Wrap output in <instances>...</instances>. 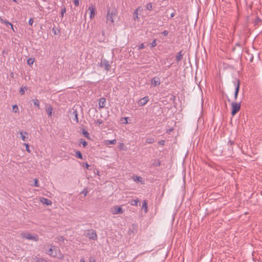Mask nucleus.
Masks as SVG:
<instances>
[{
  "instance_id": "nucleus-1",
  "label": "nucleus",
  "mask_w": 262,
  "mask_h": 262,
  "mask_svg": "<svg viewBox=\"0 0 262 262\" xmlns=\"http://www.w3.org/2000/svg\"><path fill=\"white\" fill-rule=\"evenodd\" d=\"M118 17V11L115 8L108 7L107 9V15L106 17V23L110 26L114 25L115 20Z\"/></svg>"
},
{
  "instance_id": "nucleus-2",
  "label": "nucleus",
  "mask_w": 262,
  "mask_h": 262,
  "mask_svg": "<svg viewBox=\"0 0 262 262\" xmlns=\"http://www.w3.org/2000/svg\"><path fill=\"white\" fill-rule=\"evenodd\" d=\"M50 249L46 252V253L52 257H57L60 259H62L64 257L61 253L60 250L58 247L52 245H48Z\"/></svg>"
},
{
  "instance_id": "nucleus-3",
  "label": "nucleus",
  "mask_w": 262,
  "mask_h": 262,
  "mask_svg": "<svg viewBox=\"0 0 262 262\" xmlns=\"http://www.w3.org/2000/svg\"><path fill=\"white\" fill-rule=\"evenodd\" d=\"M21 236L23 238L34 242H37L39 240L38 235L36 233L32 234L29 232H25L21 233Z\"/></svg>"
},
{
  "instance_id": "nucleus-4",
  "label": "nucleus",
  "mask_w": 262,
  "mask_h": 262,
  "mask_svg": "<svg viewBox=\"0 0 262 262\" xmlns=\"http://www.w3.org/2000/svg\"><path fill=\"white\" fill-rule=\"evenodd\" d=\"M84 235L90 239L97 240V234L94 229H90L84 232Z\"/></svg>"
},
{
  "instance_id": "nucleus-5",
  "label": "nucleus",
  "mask_w": 262,
  "mask_h": 262,
  "mask_svg": "<svg viewBox=\"0 0 262 262\" xmlns=\"http://www.w3.org/2000/svg\"><path fill=\"white\" fill-rule=\"evenodd\" d=\"M241 108L240 103L232 102L231 103V115L234 116Z\"/></svg>"
},
{
  "instance_id": "nucleus-6",
  "label": "nucleus",
  "mask_w": 262,
  "mask_h": 262,
  "mask_svg": "<svg viewBox=\"0 0 262 262\" xmlns=\"http://www.w3.org/2000/svg\"><path fill=\"white\" fill-rule=\"evenodd\" d=\"M100 66L104 68V69L107 71H110L111 68V66L110 64L108 61L105 59H101Z\"/></svg>"
},
{
  "instance_id": "nucleus-7",
  "label": "nucleus",
  "mask_w": 262,
  "mask_h": 262,
  "mask_svg": "<svg viewBox=\"0 0 262 262\" xmlns=\"http://www.w3.org/2000/svg\"><path fill=\"white\" fill-rule=\"evenodd\" d=\"M233 83L235 86L234 98L235 100H236L239 90L240 81L239 79H236L235 81L233 82Z\"/></svg>"
},
{
  "instance_id": "nucleus-8",
  "label": "nucleus",
  "mask_w": 262,
  "mask_h": 262,
  "mask_svg": "<svg viewBox=\"0 0 262 262\" xmlns=\"http://www.w3.org/2000/svg\"><path fill=\"white\" fill-rule=\"evenodd\" d=\"M111 212L113 214H121L123 210L121 206H115L111 208Z\"/></svg>"
},
{
  "instance_id": "nucleus-9",
  "label": "nucleus",
  "mask_w": 262,
  "mask_h": 262,
  "mask_svg": "<svg viewBox=\"0 0 262 262\" xmlns=\"http://www.w3.org/2000/svg\"><path fill=\"white\" fill-rule=\"evenodd\" d=\"M161 81L159 77H155L151 80V84L154 86H157L160 84Z\"/></svg>"
},
{
  "instance_id": "nucleus-10",
  "label": "nucleus",
  "mask_w": 262,
  "mask_h": 262,
  "mask_svg": "<svg viewBox=\"0 0 262 262\" xmlns=\"http://www.w3.org/2000/svg\"><path fill=\"white\" fill-rule=\"evenodd\" d=\"M89 10L90 11V17L91 19L93 18L95 16L96 9L94 6L91 5L89 7Z\"/></svg>"
},
{
  "instance_id": "nucleus-11",
  "label": "nucleus",
  "mask_w": 262,
  "mask_h": 262,
  "mask_svg": "<svg viewBox=\"0 0 262 262\" xmlns=\"http://www.w3.org/2000/svg\"><path fill=\"white\" fill-rule=\"evenodd\" d=\"M45 108H46V111L48 114V116L51 117L52 116V112H53L52 106L49 104H46Z\"/></svg>"
},
{
  "instance_id": "nucleus-12",
  "label": "nucleus",
  "mask_w": 262,
  "mask_h": 262,
  "mask_svg": "<svg viewBox=\"0 0 262 262\" xmlns=\"http://www.w3.org/2000/svg\"><path fill=\"white\" fill-rule=\"evenodd\" d=\"M39 201L42 204H46L48 206L51 205L52 204V201L51 200L43 197L40 198Z\"/></svg>"
},
{
  "instance_id": "nucleus-13",
  "label": "nucleus",
  "mask_w": 262,
  "mask_h": 262,
  "mask_svg": "<svg viewBox=\"0 0 262 262\" xmlns=\"http://www.w3.org/2000/svg\"><path fill=\"white\" fill-rule=\"evenodd\" d=\"M106 100L105 98L101 97L99 100V108H103L105 105Z\"/></svg>"
},
{
  "instance_id": "nucleus-14",
  "label": "nucleus",
  "mask_w": 262,
  "mask_h": 262,
  "mask_svg": "<svg viewBox=\"0 0 262 262\" xmlns=\"http://www.w3.org/2000/svg\"><path fill=\"white\" fill-rule=\"evenodd\" d=\"M149 98L148 96H145L142 98H141L140 101L139 103L141 106H143L145 105L147 102L148 101Z\"/></svg>"
},
{
  "instance_id": "nucleus-15",
  "label": "nucleus",
  "mask_w": 262,
  "mask_h": 262,
  "mask_svg": "<svg viewBox=\"0 0 262 262\" xmlns=\"http://www.w3.org/2000/svg\"><path fill=\"white\" fill-rule=\"evenodd\" d=\"M184 54L183 53V51H180L179 52L177 53L176 56V60L177 62H179L181 61L183 56Z\"/></svg>"
},
{
  "instance_id": "nucleus-16",
  "label": "nucleus",
  "mask_w": 262,
  "mask_h": 262,
  "mask_svg": "<svg viewBox=\"0 0 262 262\" xmlns=\"http://www.w3.org/2000/svg\"><path fill=\"white\" fill-rule=\"evenodd\" d=\"M0 21L1 23L5 24L7 26H10L11 28L13 30L12 24L7 20H4L2 18L0 17Z\"/></svg>"
},
{
  "instance_id": "nucleus-17",
  "label": "nucleus",
  "mask_w": 262,
  "mask_h": 262,
  "mask_svg": "<svg viewBox=\"0 0 262 262\" xmlns=\"http://www.w3.org/2000/svg\"><path fill=\"white\" fill-rule=\"evenodd\" d=\"M133 179L135 182H141L142 184L143 183V178L141 177L138 176H133Z\"/></svg>"
},
{
  "instance_id": "nucleus-18",
  "label": "nucleus",
  "mask_w": 262,
  "mask_h": 262,
  "mask_svg": "<svg viewBox=\"0 0 262 262\" xmlns=\"http://www.w3.org/2000/svg\"><path fill=\"white\" fill-rule=\"evenodd\" d=\"M20 138H21L22 140H23L24 141H26L27 140L28 137H27V136L28 135V133L26 132H20Z\"/></svg>"
},
{
  "instance_id": "nucleus-19",
  "label": "nucleus",
  "mask_w": 262,
  "mask_h": 262,
  "mask_svg": "<svg viewBox=\"0 0 262 262\" xmlns=\"http://www.w3.org/2000/svg\"><path fill=\"white\" fill-rule=\"evenodd\" d=\"M145 8L146 10L151 11L153 9V6L151 3H149L145 5Z\"/></svg>"
},
{
  "instance_id": "nucleus-20",
  "label": "nucleus",
  "mask_w": 262,
  "mask_h": 262,
  "mask_svg": "<svg viewBox=\"0 0 262 262\" xmlns=\"http://www.w3.org/2000/svg\"><path fill=\"white\" fill-rule=\"evenodd\" d=\"M73 114L74 116V118L73 120L76 122V123H78V112L76 110H74L73 112Z\"/></svg>"
},
{
  "instance_id": "nucleus-21",
  "label": "nucleus",
  "mask_w": 262,
  "mask_h": 262,
  "mask_svg": "<svg viewBox=\"0 0 262 262\" xmlns=\"http://www.w3.org/2000/svg\"><path fill=\"white\" fill-rule=\"evenodd\" d=\"M117 143V141L115 139L112 140H105V144L107 146L109 145L110 144H116Z\"/></svg>"
},
{
  "instance_id": "nucleus-22",
  "label": "nucleus",
  "mask_w": 262,
  "mask_h": 262,
  "mask_svg": "<svg viewBox=\"0 0 262 262\" xmlns=\"http://www.w3.org/2000/svg\"><path fill=\"white\" fill-rule=\"evenodd\" d=\"M82 133L83 135V136L87 139H90L91 138L89 133L84 129H82Z\"/></svg>"
},
{
  "instance_id": "nucleus-23",
  "label": "nucleus",
  "mask_w": 262,
  "mask_h": 262,
  "mask_svg": "<svg viewBox=\"0 0 262 262\" xmlns=\"http://www.w3.org/2000/svg\"><path fill=\"white\" fill-rule=\"evenodd\" d=\"M142 208L144 209L145 213L147 212V203L146 201L144 200L142 203Z\"/></svg>"
},
{
  "instance_id": "nucleus-24",
  "label": "nucleus",
  "mask_w": 262,
  "mask_h": 262,
  "mask_svg": "<svg viewBox=\"0 0 262 262\" xmlns=\"http://www.w3.org/2000/svg\"><path fill=\"white\" fill-rule=\"evenodd\" d=\"M32 101L33 102L34 105H35L38 109H39L40 104L38 100L37 99H34L32 100Z\"/></svg>"
},
{
  "instance_id": "nucleus-25",
  "label": "nucleus",
  "mask_w": 262,
  "mask_h": 262,
  "mask_svg": "<svg viewBox=\"0 0 262 262\" xmlns=\"http://www.w3.org/2000/svg\"><path fill=\"white\" fill-rule=\"evenodd\" d=\"M28 90V88L27 86L21 87L19 90V93L21 95H24L25 94V91Z\"/></svg>"
},
{
  "instance_id": "nucleus-26",
  "label": "nucleus",
  "mask_w": 262,
  "mask_h": 262,
  "mask_svg": "<svg viewBox=\"0 0 262 262\" xmlns=\"http://www.w3.org/2000/svg\"><path fill=\"white\" fill-rule=\"evenodd\" d=\"M139 204V201L138 200H133L130 202V205L133 206H137Z\"/></svg>"
},
{
  "instance_id": "nucleus-27",
  "label": "nucleus",
  "mask_w": 262,
  "mask_h": 262,
  "mask_svg": "<svg viewBox=\"0 0 262 262\" xmlns=\"http://www.w3.org/2000/svg\"><path fill=\"white\" fill-rule=\"evenodd\" d=\"M75 154H76V156L78 158H79L80 159H83L82 154L81 153V152L80 151H79V150L76 151Z\"/></svg>"
},
{
  "instance_id": "nucleus-28",
  "label": "nucleus",
  "mask_w": 262,
  "mask_h": 262,
  "mask_svg": "<svg viewBox=\"0 0 262 262\" xmlns=\"http://www.w3.org/2000/svg\"><path fill=\"white\" fill-rule=\"evenodd\" d=\"M52 32L54 35H57L60 33V30L54 27L52 28Z\"/></svg>"
},
{
  "instance_id": "nucleus-29",
  "label": "nucleus",
  "mask_w": 262,
  "mask_h": 262,
  "mask_svg": "<svg viewBox=\"0 0 262 262\" xmlns=\"http://www.w3.org/2000/svg\"><path fill=\"white\" fill-rule=\"evenodd\" d=\"M66 12V8L64 6H62V9L61 10V17L62 18L63 17L64 14Z\"/></svg>"
},
{
  "instance_id": "nucleus-30",
  "label": "nucleus",
  "mask_w": 262,
  "mask_h": 262,
  "mask_svg": "<svg viewBox=\"0 0 262 262\" xmlns=\"http://www.w3.org/2000/svg\"><path fill=\"white\" fill-rule=\"evenodd\" d=\"M24 145L26 147V150L27 152H28L29 153H30L31 152V150L30 149V148H29V145L28 143H24Z\"/></svg>"
},
{
  "instance_id": "nucleus-31",
  "label": "nucleus",
  "mask_w": 262,
  "mask_h": 262,
  "mask_svg": "<svg viewBox=\"0 0 262 262\" xmlns=\"http://www.w3.org/2000/svg\"><path fill=\"white\" fill-rule=\"evenodd\" d=\"M34 61V59H32L31 58H29L28 60H27V63L29 65V66H31V65H32L33 62Z\"/></svg>"
},
{
  "instance_id": "nucleus-32",
  "label": "nucleus",
  "mask_w": 262,
  "mask_h": 262,
  "mask_svg": "<svg viewBox=\"0 0 262 262\" xmlns=\"http://www.w3.org/2000/svg\"><path fill=\"white\" fill-rule=\"evenodd\" d=\"M80 143L82 144V146L85 147L87 146L88 143L86 141L84 140L83 139H81Z\"/></svg>"
},
{
  "instance_id": "nucleus-33",
  "label": "nucleus",
  "mask_w": 262,
  "mask_h": 262,
  "mask_svg": "<svg viewBox=\"0 0 262 262\" xmlns=\"http://www.w3.org/2000/svg\"><path fill=\"white\" fill-rule=\"evenodd\" d=\"M33 186L34 187H39L38 181L37 179H34V183Z\"/></svg>"
},
{
  "instance_id": "nucleus-34",
  "label": "nucleus",
  "mask_w": 262,
  "mask_h": 262,
  "mask_svg": "<svg viewBox=\"0 0 262 262\" xmlns=\"http://www.w3.org/2000/svg\"><path fill=\"white\" fill-rule=\"evenodd\" d=\"M154 142L153 138H148L146 140V142L147 143H152Z\"/></svg>"
},
{
  "instance_id": "nucleus-35",
  "label": "nucleus",
  "mask_w": 262,
  "mask_h": 262,
  "mask_svg": "<svg viewBox=\"0 0 262 262\" xmlns=\"http://www.w3.org/2000/svg\"><path fill=\"white\" fill-rule=\"evenodd\" d=\"M157 46V43H156V39H155L152 41V42L150 43V46L151 48H153V47H155Z\"/></svg>"
},
{
  "instance_id": "nucleus-36",
  "label": "nucleus",
  "mask_w": 262,
  "mask_h": 262,
  "mask_svg": "<svg viewBox=\"0 0 262 262\" xmlns=\"http://www.w3.org/2000/svg\"><path fill=\"white\" fill-rule=\"evenodd\" d=\"M140 7H138L136 10V11H135L134 12V16H135V18H138V13H137V11L140 10Z\"/></svg>"
},
{
  "instance_id": "nucleus-37",
  "label": "nucleus",
  "mask_w": 262,
  "mask_h": 262,
  "mask_svg": "<svg viewBox=\"0 0 262 262\" xmlns=\"http://www.w3.org/2000/svg\"><path fill=\"white\" fill-rule=\"evenodd\" d=\"M128 117H124L122 118V122L124 124H127L128 123L127 119Z\"/></svg>"
},
{
  "instance_id": "nucleus-38",
  "label": "nucleus",
  "mask_w": 262,
  "mask_h": 262,
  "mask_svg": "<svg viewBox=\"0 0 262 262\" xmlns=\"http://www.w3.org/2000/svg\"><path fill=\"white\" fill-rule=\"evenodd\" d=\"M12 110L14 112L16 113L18 110V108L16 105H14L13 106Z\"/></svg>"
},
{
  "instance_id": "nucleus-39",
  "label": "nucleus",
  "mask_w": 262,
  "mask_h": 262,
  "mask_svg": "<svg viewBox=\"0 0 262 262\" xmlns=\"http://www.w3.org/2000/svg\"><path fill=\"white\" fill-rule=\"evenodd\" d=\"M145 48V46L144 45V43H141L139 46H138V50H141V49H143Z\"/></svg>"
},
{
  "instance_id": "nucleus-40",
  "label": "nucleus",
  "mask_w": 262,
  "mask_h": 262,
  "mask_svg": "<svg viewBox=\"0 0 262 262\" xmlns=\"http://www.w3.org/2000/svg\"><path fill=\"white\" fill-rule=\"evenodd\" d=\"M158 143L161 145H164L165 141L164 140H161L159 141Z\"/></svg>"
},
{
  "instance_id": "nucleus-41",
  "label": "nucleus",
  "mask_w": 262,
  "mask_h": 262,
  "mask_svg": "<svg viewBox=\"0 0 262 262\" xmlns=\"http://www.w3.org/2000/svg\"><path fill=\"white\" fill-rule=\"evenodd\" d=\"M74 4L75 6H78L79 5V0H74Z\"/></svg>"
},
{
  "instance_id": "nucleus-42",
  "label": "nucleus",
  "mask_w": 262,
  "mask_h": 262,
  "mask_svg": "<svg viewBox=\"0 0 262 262\" xmlns=\"http://www.w3.org/2000/svg\"><path fill=\"white\" fill-rule=\"evenodd\" d=\"M162 34L164 36H167L168 34V31L167 30H164L162 32Z\"/></svg>"
},
{
  "instance_id": "nucleus-43",
  "label": "nucleus",
  "mask_w": 262,
  "mask_h": 262,
  "mask_svg": "<svg viewBox=\"0 0 262 262\" xmlns=\"http://www.w3.org/2000/svg\"><path fill=\"white\" fill-rule=\"evenodd\" d=\"M34 22L33 19L31 18L29 19L28 23L30 25H32Z\"/></svg>"
},
{
  "instance_id": "nucleus-44",
  "label": "nucleus",
  "mask_w": 262,
  "mask_h": 262,
  "mask_svg": "<svg viewBox=\"0 0 262 262\" xmlns=\"http://www.w3.org/2000/svg\"><path fill=\"white\" fill-rule=\"evenodd\" d=\"M96 123H98L99 125V124H101L103 123V121L102 120H100V119H98L96 121Z\"/></svg>"
},
{
  "instance_id": "nucleus-45",
  "label": "nucleus",
  "mask_w": 262,
  "mask_h": 262,
  "mask_svg": "<svg viewBox=\"0 0 262 262\" xmlns=\"http://www.w3.org/2000/svg\"><path fill=\"white\" fill-rule=\"evenodd\" d=\"M124 146V144L123 143L120 144L119 148L120 149H123V147Z\"/></svg>"
},
{
  "instance_id": "nucleus-46",
  "label": "nucleus",
  "mask_w": 262,
  "mask_h": 262,
  "mask_svg": "<svg viewBox=\"0 0 262 262\" xmlns=\"http://www.w3.org/2000/svg\"><path fill=\"white\" fill-rule=\"evenodd\" d=\"M89 262H96L95 259L93 258H90L89 260Z\"/></svg>"
},
{
  "instance_id": "nucleus-47",
  "label": "nucleus",
  "mask_w": 262,
  "mask_h": 262,
  "mask_svg": "<svg viewBox=\"0 0 262 262\" xmlns=\"http://www.w3.org/2000/svg\"><path fill=\"white\" fill-rule=\"evenodd\" d=\"M173 130V129L172 128H170L168 130H167V132L168 133H170L171 132H172V130Z\"/></svg>"
},
{
  "instance_id": "nucleus-48",
  "label": "nucleus",
  "mask_w": 262,
  "mask_h": 262,
  "mask_svg": "<svg viewBox=\"0 0 262 262\" xmlns=\"http://www.w3.org/2000/svg\"><path fill=\"white\" fill-rule=\"evenodd\" d=\"M85 167L88 169H89L90 166L87 163H85Z\"/></svg>"
},
{
  "instance_id": "nucleus-49",
  "label": "nucleus",
  "mask_w": 262,
  "mask_h": 262,
  "mask_svg": "<svg viewBox=\"0 0 262 262\" xmlns=\"http://www.w3.org/2000/svg\"><path fill=\"white\" fill-rule=\"evenodd\" d=\"M174 15H175V13L174 12H172L170 14V17H173L174 16Z\"/></svg>"
},
{
  "instance_id": "nucleus-50",
  "label": "nucleus",
  "mask_w": 262,
  "mask_h": 262,
  "mask_svg": "<svg viewBox=\"0 0 262 262\" xmlns=\"http://www.w3.org/2000/svg\"><path fill=\"white\" fill-rule=\"evenodd\" d=\"M82 193L84 194V196H86L87 195V193H88V191H83Z\"/></svg>"
},
{
  "instance_id": "nucleus-51",
  "label": "nucleus",
  "mask_w": 262,
  "mask_h": 262,
  "mask_svg": "<svg viewBox=\"0 0 262 262\" xmlns=\"http://www.w3.org/2000/svg\"><path fill=\"white\" fill-rule=\"evenodd\" d=\"M80 262H85L84 258L83 257L81 258L80 260Z\"/></svg>"
},
{
  "instance_id": "nucleus-52",
  "label": "nucleus",
  "mask_w": 262,
  "mask_h": 262,
  "mask_svg": "<svg viewBox=\"0 0 262 262\" xmlns=\"http://www.w3.org/2000/svg\"><path fill=\"white\" fill-rule=\"evenodd\" d=\"M161 164V163L160 161H158V163L156 164V166H160Z\"/></svg>"
},
{
  "instance_id": "nucleus-53",
  "label": "nucleus",
  "mask_w": 262,
  "mask_h": 262,
  "mask_svg": "<svg viewBox=\"0 0 262 262\" xmlns=\"http://www.w3.org/2000/svg\"><path fill=\"white\" fill-rule=\"evenodd\" d=\"M229 143H230L231 145H232L233 144V142L231 140L229 142Z\"/></svg>"
},
{
  "instance_id": "nucleus-54",
  "label": "nucleus",
  "mask_w": 262,
  "mask_h": 262,
  "mask_svg": "<svg viewBox=\"0 0 262 262\" xmlns=\"http://www.w3.org/2000/svg\"><path fill=\"white\" fill-rule=\"evenodd\" d=\"M13 2H16V0H13Z\"/></svg>"
}]
</instances>
